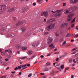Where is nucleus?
Returning a JSON list of instances; mask_svg holds the SVG:
<instances>
[{"label":"nucleus","instance_id":"f257e3e1","mask_svg":"<svg viewBox=\"0 0 78 78\" xmlns=\"http://www.w3.org/2000/svg\"><path fill=\"white\" fill-rule=\"evenodd\" d=\"M6 9V5H0V14H2L5 11Z\"/></svg>","mask_w":78,"mask_h":78},{"label":"nucleus","instance_id":"f03ea898","mask_svg":"<svg viewBox=\"0 0 78 78\" xmlns=\"http://www.w3.org/2000/svg\"><path fill=\"white\" fill-rule=\"evenodd\" d=\"M56 23H53L49 25L48 26L46 27V29H47L48 31H50L53 28H55V26Z\"/></svg>","mask_w":78,"mask_h":78},{"label":"nucleus","instance_id":"7ed1b4c3","mask_svg":"<svg viewBox=\"0 0 78 78\" xmlns=\"http://www.w3.org/2000/svg\"><path fill=\"white\" fill-rule=\"evenodd\" d=\"M78 8L76 6L75 7H70L69 9H68V10H69V12H72L75 11V10H77Z\"/></svg>","mask_w":78,"mask_h":78},{"label":"nucleus","instance_id":"20e7f679","mask_svg":"<svg viewBox=\"0 0 78 78\" xmlns=\"http://www.w3.org/2000/svg\"><path fill=\"white\" fill-rule=\"evenodd\" d=\"M41 16H44L45 17L47 18L48 17V12L47 11H44L42 12L41 13Z\"/></svg>","mask_w":78,"mask_h":78},{"label":"nucleus","instance_id":"39448f33","mask_svg":"<svg viewBox=\"0 0 78 78\" xmlns=\"http://www.w3.org/2000/svg\"><path fill=\"white\" fill-rule=\"evenodd\" d=\"M53 41V38L52 37H48V44H50Z\"/></svg>","mask_w":78,"mask_h":78},{"label":"nucleus","instance_id":"423d86ee","mask_svg":"<svg viewBox=\"0 0 78 78\" xmlns=\"http://www.w3.org/2000/svg\"><path fill=\"white\" fill-rule=\"evenodd\" d=\"M78 2V0H70L69 3L71 4H76Z\"/></svg>","mask_w":78,"mask_h":78},{"label":"nucleus","instance_id":"0eeeda50","mask_svg":"<svg viewBox=\"0 0 78 78\" xmlns=\"http://www.w3.org/2000/svg\"><path fill=\"white\" fill-rule=\"evenodd\" d=\"M61 15H62V13L60 12L55 15V17L56 18H59V17H60V16H61Z\"/></svg>","mask_w":78,"mask_h":78},{"label":"nucleus","instance_id":"6e6552de","mask_svg":"<svg viewBox=\"0 0 78 78\" xmlns=\"http://www.w3.org/2000/svg\"><path fill=\"white\" fill-rule=\"evenodd\" d=\"M67 25V24L66 23H64L62 24H61L60 27V28H63V27H66Z\"/></svg>","mask_w":78,"mask_h":78},{"label":"nucleus","instance_id":"1a4fd4ad","mask_svg":"<svg viewBox=\"0 0 78 78\" xmlns=\"http://www.w3.org/2000/svg\"><path fill=\"white\" fill-rule=\"evenodd\" d=\"M64 12L65 14H68V13H71V12H70L69 10H67L64 11Z\"/></svg>","mask_w":78,"mask_h":78},{"label":"nucleus","instance_id":"9d476101","mask_svg":"<svg viewBox=\"0 0 78 78\" xmlns=\"http://www.w3.org/2000/svg\"><path fill=\"white\" fill-rule=\"evenodd\" d=\"M14 10V8H12L11 9H8V12H12V11H13Z\"/></svg>","mask_w":78,"mask_h":78},{"label":"nucleus","instance_id":"9b49d317","mask_svg":"<svg viewBox=\"0 0 78 78\" xmlns=\"http://www.w3.org/2000/svg\"><path fill=\"white\" fill-rule=\"evenodd\" d=\"M5 52H6L7 51L8 53H10V54H11V53H12V51H11V50L10 49H9L8 50H5Z\"/></svg>","mask_w":78,"mask_h":78},{"label":"nucleus","instance_id":"f8f14e48","mask_svg":"<svg viewBox=\"0 0 78 78\" xmlns=\"http://www.w3.org/2000/svg\"><path fill=\"white\" fill-rule=\"evenodd\" d=\"M52 23V20L51 19H49L47 22V23L49 24V23Z\"/></svg>","mask_w":78,"mask_h":78},{"label":"nucleus","instance_id":"ddd939ff","mask_svg":"<svg viewBox=\"0 0 78 78\" xmlns=\"http://www.w3.org/2000/svg\"><path fill=\"white\" fill-rule=\"evenodd\" d=\"M23 21H22L20 22H18L17 24V25L18 26H19V25H22V24H23Z\"/></svg>","mask_w":78,"mask_h":78},{"label":"nucleus","instance_id":"4468645a","mask_svg":"<svg viewBox=\"0 0 78 78\" xmlns=\"http://www.w3.org/2000/svg\"><path fill=\"white\" fill-rule=\"evenodd\" d=\"M74 15H75L74 13L68 15V17H69V18H70V17L72 18Z\"/></svg>","mask_w":78,"mask_h":78},{"label":"nucleus","instance_id":"2eb2a0df","mask_svg":"<svg viewBox=\"0 0 78 78\" xmlns=\"http://www.w3.org/2000/svg\"><path fill=\"white\" fill-rule=\"evenodd\" d=\"M63 11V9H61L60 10H58L55 11L56 13H59V12H61L62 11Z\"/></svg>","mask_w":78,"mask_h":78},{"label":"nucleus","instance_id":"dca6fc26","mask_svg":"<svg viewBox=\"0 0 78 78\" xmlns=\"http://www.w3.org/2000/svg\"><path fill=\"white\" fill-rule=\"evenodd\" d=\"M49 47H50L51 49H52V48H55V46H53V44H52L49 45Z\"/></svg>","mask_w":78,"mask_h":78},{"label":"nucleus","instance_id":"f3484780","mask_svg":"<svg viewBox=\"0 0 78 78\" xmlns=\"http://www.w3.org/2000/svg\"><path fill=\"white\" fill-rule=\"evenodd\" d=\"M27 64H26L24 65H20V67H21V68H24L25 67H26L27 66Z\"/></svg>","mask_w":78,"mask_h":78},{"label":"nucleus","instance_id":"a211bd4d","mask_svg":"<svg viewBox=\"0 0 78 78\" xmlns=\"http://www.w3.org/2000/svg\"><path fill=\"white\" fill-rule=\"evenodd\" d=\"M1 31H6V29L5 27H3L1 30Z\"/></svg>","mask_w":78,"mask_h":78},{"label":"nucleus","instance_id":"6ab92c4d","mask_svg":"<svg viewBox=\"0 0 78 78\" xmlns=\"http://www.w3.org/2000/svg\"><path fill=\"white\" fill-rule=\"evenodd\" d=\"M26 9H27V8L25 7L23 9V12H25V11H26Z\"/></svg>","mask_w":78,"mask_h":78},{"label":"nucleus","instance_id":"aec40b11","mask_svg":"<svg viewBox=\"0 0 78 78\" xmlns=\"http://www.w3.org/2000/svg\"><path fill=\"white\" fill-rule=\"evenodd\" d=\"M48 68L47 67H46L44 69V71H45V72H47V71H48Z\"/></svg>","mask_w":78,"mask_h":78},{"label":"nucleus","instance_id":"412c9836","mask_svg":"<svg viewBox=\"0 0 78 78\" xmlns=\"http://www.w3.org/2000/svg\"><path fill=\"white\" fill-rule=\"evenodd\" d=\"M72 18H71V17L69 18H69L67 19V20L68 22H69V21H70L71 20H72Z\"/></svg>","mask_w":78,"mask_h":78},{"label":"nucleus","instance_id":"4be33fe9","mask_svg":"<svg viewBox=\"0 0 78 78\" xmlns=\"http://www.w3.org/2000/svg\"><path fill=\"white\" fill-rule=\"evenodd\" d=\"M78 52L76 54V55H78V50H77L76 52H73L72 53V54H75L76 53Z\"/></svg>","mask_w":78,"mask_h":78},{"label":"nucleus","instance_id":"5701e85b","mask_svg":"<svg viewBox=\"0 0 78 78\" xmlns=\"http://www.w3.org/2000/svg\"><path fill=\"white\" fill-rule=\"evenodd\" d=\"M21 29L22 30V32H24L26 30V28L25 27L22 28Z\"/></svg>","mask_w":78,"mask_h":78},{"label":"nucleus","instance_id":"b1692460","mask_svg":"<svg viewBox=\"0 0 78 78\" xmlns=\"http://www.w3.org/2000/svg\"><path fill=\"white\" fill-rule=\"evenodd\" d=\"M22 49L23 50H25L26 49H27V47H23L22 48Z\"/></svg>","mask_w":78,"mask_h":78},{"label":"nucleus","instance_id":"393cba45","mask_svg":"<svg viewBox=\"0 0 78 78\" xmlns=\"http://www.w3.org/2000/svg\"><path fill=\"white\" fill-rule=\"evenodd\" d=\"M69 67H67L66 68L65 70L64 73H66V71L69 70Z\"/></svg>","mask_w":78,"mask_h":78},{"label":"nucleus","instance_id":"a878e982","mask_svg":"<svg viewBox=\"0 0 78 78\" xmlns=\"http://www.w3.org/2000/svg\"><path fill=\"white\" fill-rule=\"evenodd\" d=\"M75 21V18L73 19L71 21L70 23H73Z\"/></svg>","mask_w":78,"mask_h":78},{"label":"nucleus","instance_id":"bb28decb","mask_svg":"<svg viewBox=\"0 0 78 78\" xmlns=\"http://www.w3.org/2000/svg\"><path fill=\"white\" fill-rule=\"evenodd\" d=\"M51 20H52V22H56V18H52L51 19Z\"/></svg>","mask_w":78,"mask_h":78},{"label":"nucleus","instance_id":"cd10ccee","mask_svg":"<svg viewBox=\"0 0 78 78\" xmlns=\"http://www.w3.org/2000/svg\"><path fill=\"white\" fill-rule=\"evenodd\" d=\"M28 54L30 55H32V54H33V51H29Z\"/></svg>","mask_w":78,"mask_h":78},{"label":"nucleus","instance_id":"c85d7f7f","mask_svg":"<svg viewBox=\"0 0 78 78\" xmlns=\"http://www.w3.org/2000/svg\"><path fill=\"white\" fill-rule=\"evenodd\" d=\"M71 36V34H70L68 33L66 36V37H70Z\"/></svg>","mask_w":78,"mask_h":78},{"label":"nucleus","instance_id":"c756f323","mask_svg":"<svg viewBox=\"0 0 78 78\" xmlns=\"http://www.w3.org/2000/svg\"><path fill=\"white\" fill-rule=\"evenodd\" d=\"M34 57H35V55H33L32 56V57H31L30 58H29V60L32 59H33V58H34Z\"/></svg>","mask_w":78,"mask_h":78},{"label":"nucleus","instance_id":"7c9ffc66","mask_svg":"<svg viewBox=\"0 0 78 78\" xmlns=\"http://www.w3.org/2000/svg\"><path fill=\"white\" fill-rule=\"evenodd\" d=\"M16 48L19 49L21 47V46L20 45H18L16 47Z\"/></svg>","mask_w":78,"mask_h":78},{"label":"nucleus","instance_id":"2f4dec72","mask_svg":"<svg viewBox=\"0 0 78 78\" xmlns=\"http://www.w3.org/2000/svg\"><path fill=\"white\" fill-rule=\"evenodd\" d=\"M78 61V60H76L75 61V59H74L73 60V62H74V63H76V62H77Z\"/></svg>","mask_w":78,"mask_h":78},{"label":"nucleus","instance_id":"473e14b6","mask_svg":"<svg viewBox=\"0 0 78 78\" xmlns=\"http://www.w3.org/2000/svg\"><path fill=\"white\" fill-rule=\"evenodd\" d=\"M37 45V44H32V46L33 47H36Z\"/></svg>","mask_w":78,"mask_h":78},{"label":"nucleus","instance_id":"72a5a7b5","mask_svg":"<svg viewBox=\"0 0 78 78\" xmlns=\"http://www.w3.org/2000/svg\"><path fill=\"white\" fill-rule=\"evenodd\" d=\"M7 57L9 58H11V57H12V56L11 55H7Z\"/></svg>","mask_w":78,"mask_h":78},{"label":"nucleus","instance_id":"f704fd0d","mask_svg":"<svg viewBox=\"0 0 78 78\" xmlns=\"http://www.w3.org/2000/svg\"><path fill=\"white\" fill-rule=\"evenodd\" d=\"M64 68V65H62L60 67V69H62Z\"/></svg>","mask_w":78,"mask_h":78},{"label":"nucleus","instance_id":"c9c22d12","mask_svg":"<svg viewBox=\"0 0 78 78\" xmlns=\"http://www.w3.org/2000/svg\"><path fill=\"white\" fill-rule=\"evenodd\" d=\"M1 55H3V56L4 55H5V52H1Z\"/></svg>","mask_w":78,"mask_h":78},{"label":"nucleus","instance_id":"e433bc0d","mask_svg":"<svg viewBox=\"0 0 78 78\" xmlns=\"http://www.w3.org/2000/svg\"><path fill=\"white\" fill-rule=\"evenodd\" d=\"M32 76V73H30L28 75V77H31Z\"/></svg>","mask_w":78,"mask_h":78},{"label":"nucleus","instance_id":"4c0bfd02","mask_svg":"<svg viewBox=\"0 0 78 78\" xmlns=\"http://www.w3.org/2000/svg\"><path fill=\"white\" fill-rule=\"evenodd\" d=\"M75 27V25H74V24H72L71 25V28H74V27Z\"/></svg>","mask_w":78,"mask_h":78},{"label":"nucleus","instance_id":"58836bf2","mask_svg":"<svg viewBox=\"0 0 78 78\" xmlns=\"http://www.w3.org/2000/svg\"><path fill=\"white\" fill-rule=\"evenodd\" d=\"M14 75L13 74H12L10 75V77H11V78H12V77H13L14 76Z\"/></svg>","mask_w":78,"mask_h":78},{"label":"nucleus","instance_id":"ea45409f","mask_svg":"<svg viewBox=\"0 0 78 78\" xmlns=\"http://www.w3.org/2000/svg\"><path fill=\"white\" fill-rule=\"evenodd\" d=\"M55 35L56 36H58L59 35V34L58 33H55Z\"/></svg>","mask_w":78,"mask_h":78},{"label":"nucleus","instance_id":"a19ab883","mask_svg":"<svg viewBox=\"0 0 78 78\" xmlns=\"http://www.w3.org/2000/svg\"><path fill=\"white\" fill-rule=\"evenodd\" d=\"M27 57V56H25L23 57H22L21 58V59H26Z\"/></svg>","mask_w":78,"mask_h":78},{"label":"nucleus","instance_id":"79ce46f5","mask_svg":"<svg viewBox=\"0 0 78 78\" xmlns=\"http://www.w3.org/2000/svg\"><path fill=\"white\" fill-rule=\"evenodd\" d=\"M3 65L5 66H7V64L6 62H4L3 63Z\"/></svg>","mask_w":78,"mask_h":78},{"label":"nucleus","instance_id":"37998d69","mask_svg":"<svg viewBox=\"0 0 78 78\" xmlns=\"http://www.w3.org/2000/svg\"><path fill=\"white\" fill-rule=\"evenodd\" d=\"M77 49V48H74V49H73L72 50V51H74V50H76Z\"/></svg>","mask_w":78,"mask_h":78},{"label":"nucleus","instance_id":"c03bdc74","mask_svg":"<svg viewBox=\"0 0 78 78\" xmlns=\"http://www.w3.org/2000/svg\"><path fill=\"white\" fill-rule=\"evenodd\" d=\"M50 65V63H47L46 64V66H49Z\"/></svg>","mask_w":78,"mask_h":78},{"label":"nucleus","instance_id":"a18cd8bd","mask_svg":"<svg viewBox=\"0 0 78 78\" xmlns=\"http://www.w3.org/2000/svg\"><path fill=\"white\" fill-rule=\"evenodd\" d=\"M66 3H64L63 4V5H62L63 6H66Z\"/></svg>","mask_w":78,"mask_h":78},{"label":"nucleus","instance_id":"49530a36","mask_svg":"<svg viewBox=\"0 0 78 78\" xmlns=\"http://www.w3.org/2000/svg\"><path fill=\"white\" fill-rule=\"evenodd\" d=\"M66 43V41H65L62 43V45H65Z\"/></svg>","mask_w":78,"mask_h":78},{"label":"nucleus","instance_id":"de8ad7c7","mask_svg":"<svg viewBox=\"0 0 78 78\" xmlns=\"http://www.w3.org/2000/svg\"><path fill=\"white\" fill-rule=\"evenodd\" d=\"M18 69H19V70H20V69H21V68H22V67H21V66H20H20H19L18 67Z\"/></svg>","mask_w":78,"mask_h":78},{"label":"nucleus","instance_id":"09e8293b","mask_svg":"<svg viewBox=\"0 0 78 78\" xmlns=\"http://www.w3.org/2000/svg\"><path fill=\"white\" fill-rule=\"evenodd\" d=\"M65 57V55H63L60 57V58H64Z\"/></svg>","mask_w":78,"mask_h":78},{"label":"nucleus","instance_id":"8fccbe9b","mask_svg":"<svg viewBox=\"0 0 78 78\" xmlns=\"http://www.w3.org/2000/svg\"><path fill=\"white\" fill-rule=\"evenodd\" d=\"M33 6H36V3H33Z\"/></svg>","mask_w":78,"mask_h":78},{"label":"nucleus","instance_id":"3c124183","mask_svg":"<svg viewBox=\"0 0 78 78\" xmlns=\"http://www.w3.org/2000/svg\"><path fill=\"white\" fill-rule=\"evenodd\" d=\"M8 60H9V59L8 58H7L5 59V61H8Z\"/></svg>","mask_w":78,"mask_h":78},{"label":"nucleus","instance_id":"603ef678","mask_svg":"<svg viewBox=\"0 0 78 78\" xmlns=\"http://www.w3.org/2000/svg\"><path fill=\"white\" fill-rule=\"evenodd\" d=\"M71 78H74V75H72L71 76Z\"/></svg>","mask_w":78,"mask_h":78},{"label":"nucleus","instance_id":"864d4df0","mask_svg":"<svg viewBox=\"0 0 78 78\" xmlns=\"http://www.w3.org/2000/svg\"><path fill=\"white\" fill-rule=\"evenodd\" d=\"M18 69V67H16L15 68V70H17Z\"/></svg>","mask_w":78,"mask_h":78},{"label":"nucleus","instance_id":"5fc2aeb1","mask_svg":"<svg viewBox=\"0 0 78 78\" xmlns=\"http://www.w3.org/2000/svg\"><path fill=\"white\" fill-rule=\"evenodd\" d=\"M13 19L14 20H16V17H13Z\"/></svg>","mask_w":78,"mask_h":78},{"label":"nucleus","instance_id":"6e6d98bb","mask_svg":"<svg viewBox=\"0 0 78 78\" xmlns=\"http://www.w3.org/2000/svg\"><path fill=\"white\" fill-rule=\"evenodd\" d=\"M58 60H59V58H57L56 59V61H58Z\"/></svg>","mask_w":78,"mask_h":78},{"label":"nucleus","instance_id":"4d7b16f0","mask_svg":"<svg viewBox=\"0 0 78 78\" xmlns=\"http://www.w3.org/2000/svg\"><path fill=\"white\" fill-rule=\"evenodd\" d=\"M41 0H37V2H41Z\"/></svg>","mask_w":78,"mask_h":78},{"label":"nucleus","instance_id":"13d9d810","mask_svg":"<svg viewBox=\"0 0 78 78\" xmlns=\"http://www.w3.org/2000/svg\"><path fill=\"white\" fill-rule=\"evenodd\" d=\"M76 30H78V26H76Z\"/></svg>","mask_w":78,"mask_h":78},{"label":"nucleus","instance_id":"bf43d9fd","mask_svg":"<svg viewBox=\"0 0 78 78\" xmlns=\"http://www.w3.org/2000/svg\"><path fill=\"white\" fill-rule=\"evenodd\" d=\"M40 57L41 58H44V56L43 55H41Z\"/></svg>","mask_w":78,"mask_h":78},{"label":"nucleus","instance_id":"052dcab7","mask_svg":"<svg viewBox=\"0 0 78 78\" xmlns=\"http://www.w3.org/2000/svg\"><path fill=\"white\" fill-rule=\"evenodd\" d=\"M40 74L41 75H45V74L44 73H41Z\"/></svg>","mask_w":78,"mask_h":78},{"label":"nucleus","instance_id":"680f3d73","mask_svg":"<svg viewBox=\"0 0 78 78\" xmlns=\"http://www.w3.org/2000/svg\"><path fill=\"white\" fill-rule=\"evenodd\" d=\"M2 63H3V61L0 60V64H2Z\"/></svg>","mask_w":78,"mask_h":78},{"label":"nucleus","instance_id":"e2e57ef3","mask_svg":"<svg viewBox=\"0 0 78 78\" xmlns=\"http://www.w3.org/2000/svg\"><path fill=\"white\" fill-rule=\"evenodd\" d=\"M27 67H30V64H28L27 65Z\"/></svg>","mask_w":78,"mask_h":78},{"label":"nucleus","instance_id":"0e129e2a","mask_svg":"<svg viewBox=\"0 0 78 78\" xmlns=\"http://www.w3.org/2000/svg\"><path fill=\"white\" fill-rule=\"evenodd\" d=\"M2 78H6V76H2Z\"/></svg>","mask_w":78,"mask_h":78},{"label":"nucleus","instance_id":"69168bd1","mask_svg":"<svg viewBox=\"0 0 78 78\" xmlns=\"http://www.w3.org/2000/svg\"><path fill=\"white\" fill-rule=\"evenodd\" d=\"M75 37H78V34L75 35Z\"/></svg>","mask_w":78,"mask_h":78},{"label":"nucleus","instance_id":"338daca9","mask_svg":"<svg viewBox=\"0 0 78 78\" xmlns=\"http://www.w3.org/2000/svg\"><path fill=\"white\" fill-rule=\"evenodd\" d=\"M44 22H46V19L45 18L44 19Z\"/></svg>","mask_w":78,"mask_h":78},{"label":"nucleus","instance_id":"774afa93","mask_svg":"<svg viewBox=\"0 0 78 78\" xmlns=\"http://www.w3.org/2000/svg\"><path fill=\"white\" fill-rule=\"evenodd\" d=\"M46 76H43V78H46Z\"/></svg>","mask_w":78,"mask_h":78}]
</instances>
